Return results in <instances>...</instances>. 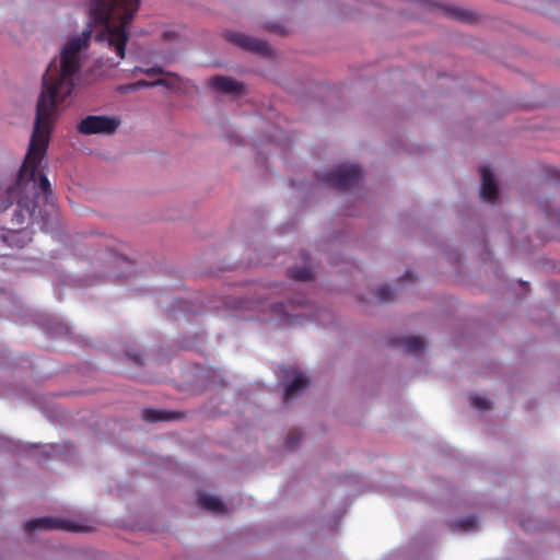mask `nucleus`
Returning a JSON list of instances; mask_svg holds the SVG:
<instances>
[{"label": "nucleus", "instance_id": "9b49d317", "mask_svg": "<svg viewBox=\"0 0 560 560\" xmlns=\"http://www.w3.org/2000/svg\"><path fill=\"white\" fill-rule=\"evenodd\" d=\"M142 418L148 422H155L161 420H170L173 417L164 410L144 409L142 410Z\"/></svg>", "mask_w": 560, "mask_h": 560}, {"label": "nucleus", "instance_id": "f8f14e48", "mask_svg": "<svg viewBox=\"0 0 560 560\" xmlns=\"http://www.w3.org/2000/svg\"><path fill=\"white\" fill-rule=\"evenodd\" d=\"M456 527L460 532H472L477 528V520L474 516L458 520Z\"/></svg>", "mask_w": 560, "mask_h": 560}, {"label": "nucleus", "instance_id": "9d476101", "mask_svg": "<svg viewBox=\"0 0 560 560\" xmlns=\"http://www.w3.org/2000/svg\"><path fill=\"white\" fill-rule=\"evenodd\" d=\"M402 346H404L405 350L408 351L409 353L418 354L423 350L424 342H423L422 338L417 337V336H411V337L404 339Z\"/></svg>", "mask_w": 560, "mask_h": 560}, {"label": "nucleus", "instance_id": "2eb2a0df", "mask_svg": "<svg viewBox=\"0 0 560 560\" xmlns=\"http://www.w3.org/2000/svg\"><path fill=\"white\" fill-rule=\"evenodd\" d=\"M311 270L306 267L291 269V277L296 280L305 281L311 279Z\"/></svg>", "mask_w": 560, "mask_h": 560}, {"label": "nucleus", "instance_id": "6e6552de", "mask_svg": "<svg viewBox=\"0 0 560 560\" xmlns=\"http://www.w3.org/2000/svg\"><path fill=\"white\" fill-rule=\"evenodd\" d=\"M198 502L201 508L217 514L225 512L223 502L215 495L200 493L198 495Z\"/></svg>", "mask_w": 560, "mask_h": 560}, {"label": "nucleus", "instance_id": "423d86ee", "mask_svg": "<svg viewBox=\"0 0 560 560\" xmlns=\"http://www.w3.org/2000/svg\"><path fill=\"white\" fill-rule=\"evenodd\" d=\"M480 176H481V186H480V197L483 201L494 202L498 197V183L497 179L489 168V166L483 165L480 167Z\"/></svg>", "mask_w": 560, "mask_h": 560}, {"label": "nucleus", "instance_id": "f3484780", "mask_svg": "<svg viewBox=\"0 0 560 560\" xmlns=\"http://www.w3.org/2000/svg\"><path fill=\"white\" fill-rule=\"evenodd\" d=\"M141 72L145 73L147 75H151V77L164 73V71L161 67L147 68L145 70H141Z\"/></svg>", "mask_w": 560, "mask_h": 560}, {"label": "nucleus", "instance_id": "4468645a", "mask_svg": "<svg viewBox=\"0 0 560 560\" xmlns=\"http://www.w3.org/2000/svg\"><path fill=\"white\" fill-rule=\"evenodd\" d=\"M376 295L383 302L390 301L393 299L394 292L393 289L387 284L380 285L376 291Z\"/></svg>", "mask_w": 560, "mask_h": 560}, {"label": "nucleus", "instance_id": "f257e3e1", "mask_svg": "<svg viewBox=\"0 0 560 560\" xmlns=\"http://www.w3.org/2000/svg\"><path fill=\"white\" fill-rule=\"evenodd\" d=\"M121 121L115 116L90 115L78 125V131L85 136L104 135L110 136L117 131Z\"/></svg>", "mask_w": 560, "mask_h": 560}, {"label": "nucleus", "instance_id": "7ed1b4c3", "mask_svg": "<svg viewBox=\"0 0 560 560\" xmlns=\"http://www.w3.org/2000/svg\"><path fill=\"white\" fill-rule=\"evenodd\" d=\"M27 530L36 529H61L67 532H81L83 527L74 524L71 521L57 517H39L30 520L25 523Z\"/></svg>", "mask_w": 560, "mask_h": 560}, {"label": "nucleus", "instance_id": "39448f33", "mask_svg": "<svg viewBox=\"0 0 560 560\" xmlns=\"http://www.w3.org/2000/svg\"><path fill=\"white\" fill-rule=\"evenodd\" d=\"M224 36L229 42L244 49H248L259 54H266L268 51V47L265 42L254 38L252 36L232 31L225 32Z\"/></svg>", "mask_w": 560, "mask_h": 560}, {"label": "nucleus", "instance_id": "ddd939ff", "mask_svg": "<svg viewBox=\"0 0 560 560\" xmlns=\"http://www.w3.org/2000/svg\"><path fill=\"white\" fill-rule=\"evenodd\" d=\"M142 88H151L150 82L144 81V80H139L137 82L119 86L118 91L121 92V93H130V92H135V91H137L139 89H142Z\"/></svg>", "mask_w": 560, "mask_h": 560}, {"label": "nucleus", "instance_id": "f03ea898", "mask_svg": "<svg viewBox=\"0 0 560 560\" xmlns=\"http://www.w3.org/2000/svg\"><path fill=\"white\" fill-rule=\"evenodd\" d=\"M362 173L358 165L343 164L334 172L323 176V180L331 186L347 189L357 185L361 179Z\"/></svg>", "mask_w": 560, "mask_h": 560}, {"label": "nucleus", "instance_id": "6ab92c4d", "mask_svg": "<svg viewBox=\"0 0 560 560\" xmlns=\"http://www.w3.org/2000/svg\"><path fill=\"white\" fill-rule=\"evenodd\" d=\"M8 194H9L10 197H13V196L15 197L16 196V186L11 188V189H9Z\"/></svg>", "mask_w": 560, "mask_h": 560}, {"label": "nucleus", "instance_id": "20e7f679", "mask_svg": "<svg viewBox=\"0 0 560 560\" xmlns=\"http://www.w3.org/2000/svg\"><path fill=\"white\" fill-rule=\"evenodd\" d=\"M283 382L285 401L305 389L310 383L306 375L295 369H289L285 371Z\"/></svg>", "mask_w": 560, "mask_h": 560}, {"label": "nucleus", "instance_id": "0eeeda50", "mask_svg": "<svg viewBox=\"0 0 560 560\" xmlns=\"http://www.w3.org/2000/svg\"><path fill=\"white\" fill-rule=\"evenodd\" d=\"M208 84L213 90L225 94H237L242 91L243 88L242 84L236 80L223 75L210 78L208 80Z\"/></svg>", "mask_w": 560, "mask_h": 560}, {"label": "nucleus", "instance_id": "aec40b11", "mask_svg": "<svg viewBox=\"0 0 560 560\" xmlns=\"http://www.w3.org/2000/svg\"><path fill=\"white\" fill-rule=\"evenodd\" d=\"M141 70H144V69H143V68H138V67H136V68H135V70H133V72H141Z\"/></svg>", "mask_w": 560, "mask_h": 560}, {"label": "nucleus", "instance_id": "dca6fc26", "mask_svg": "<svg viewBox=\"0 0 560 560\" xmlns=\"http://www.w3.org/2000/svg\"><path fill=\"white\" fill-rule=\"evenodd\" d=\"M470 404L475 409L478 410H487L490 406V402L485 397L477 395L470 397Z\"/></svg>", "mask_w": 560, "mask_h": 560}, {"label": "nucleus", "instance_id": "1a4fd4ad", "mask_svg": "<svg viewBox=\"0 0 560 560\" xmlns=\"http://www.w3.org/2000/svg\"><path fill=\"white\" fill-rule=\"evenodd\" d=\"M19 207L21 208L20 211H15L13 217V223L14 224H23L25 222V217L23 211L27 213L28 217H32L36 209V203L33 200H28L27 198L21 197L18 201Z\"/></svg>", "mask_w": 560, "mask_h": 560}, {"label": "nucleus", "instance_id": "a211bd4d", "mask_svg": "<svg viewBox=\"0 0 560 560\" xmlns=\"http://www.w3.org/2000/svg\"><path fill=\"white\" fill-rule=\"evenodd\" d=\"M150 84H151V88H153V86H167V88L173 86L172 83L167 79H159L154 82H150Z\"/></svg>", "mask_w": 560, "mask_h": 560}]
</instances>
